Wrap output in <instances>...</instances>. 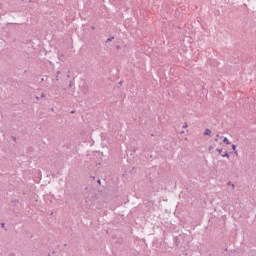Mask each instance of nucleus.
Returning <instances> with one entry per match:
<instances>
[{"instance_id":"473e14b6","label":"nucleus","mask_w":256,"mask_h":256,"mask_svg":"<svg viewBox=\"0 0 256 256\" xmlns=\"http://www.w3.org/2000/svg\"><path fill=\"white\" fill-rule=\"evenodd\" d=\"M67 77H71L70 75H68Z\"/></svg>"},{"instance_id":"6ab92c4d","label":"nucleus","mask_w":256,"mask_h":256,"mask_svg":"<svg viewBox=\"0 0 256 256\" xmlns=\"http://www.w3.org/2000/svg\"><path fill=\"white\" fill-rule=\"evenodd\" d=\"M91 29H92V31H95V26H92Z\"/></svg>"},{"instance_id":"2eb2a0df","label":"nucleus","mask_w":256,"mask_h":256,"mask_svg":"<svg viewBox=\"0 0 256 256\" xmlns=\"http://www.w3.org/2000/svg\"><path fill=\"white\" fill-rule=\"evenodd\" d=\"M116 49L121 50V46L117 45Z\"/></svg>"},{"instance_id":"f8f14e48","label":"nucleus","mask_w":256,"mask_h":256,"mask_svg":"<svg viewBox=\"0 0 256 256\" xmlns=\"http://www.w3.org/2000/svg\"><path fill=\"white\" fill-rule=\"evenodd\" d=\"M90 179H92L93 181H95L96 176H90Z\"/></svg>"},{"instance_id":"f3484780","label":"nucleus","mask_w":256,"mask_h":256,"mask_svg":"<svg viewBox=\"0 0 256 256\" xmlns=\"http://www.w3.org/2000/svg\"><path fill=\"white\" fill-rule=\"evenodd\" d=\"M101 145H102L103 147H106V146H107V144H105V143H103V142L101 143Z\"/></svg>"},{"instance_id":"4be33fe9","label":"nucleus","mask_w":256,"mask_h":256,"mask_svg":"<svg viewBox=\"0 0 256 256\" xmlns=\"http://www.w3.org/2000/svg\"><path fill=\"white\" fill-rule=\"evenodd\" d=\"M57 75H61V71H57Z\"/></svg>"},{"instance_id":"0eeeda50","label":"nucleus","mask_w":256,"mask_h":256,"mask_svg":"<svg viewBox=\"0 0 256 256\" xmlns=\"http://www.w3.org/2000/svg\"><path fill=\"white\" fill-rule=\"evenodd\" d=\"M0 225H1L2 229H5V231H7V228H5V222H2Z\"/></svg>"},{"instance_id":"20e7f679","label":"nucleus","mask_w":256,"mask_h":256,"mask_svg":"<svg viewBox=\"0 0 256 256\" xmlns=\"http://www.w3.org/2000/svg\"><path fill=\"white\" fill-rule=\"evenodd\" d=\"M204 135H211V129H206Z\"/></svg>"},{"instance_id":"39448f33","label":"nucleus","mask_w":256,"mask_h":256,"mask_svg":"<svg viewBox=\"0 0 256 256\" xmlns=\"http://www.w3.org/2000/svg\"><path fill=\"white\" fill-rule=\"evenodd\" d=\"M102 187H103V190H101V188H98V190H100V193H106L107 189H105L104 186H102Z\"/></svg>"},{"instance_id":"f257e3e1","label":"nucleus","mask_w":256,"mask_h":256,"mask_svg":"<svg viewBox=\"0 0 256 256\" xmlns=\"http://www.w3.org/2000/svg\"><path fill=\"white\" fill-rule=\"evenodd\" d=\"M97 43V40L93 39V40H90V44L92 45V47H95Z\"/></svg>"},{"instance_id":"9b49d317","label":"nucleus","mask_w":256,"mask_h":256,"mask_svg":"<svg viewBox=\"0 0 256 256\" xmlns=\"http://www.w3.org/2000/svg\"><path fill=\"white\" fill-rule=\"evenodd\" d=\"M11 138L13 139V141H17V137L11 136Z\"/></svg>"},{"instance_id":"c85d7f7f","label":"nucleus","mask_w":256,"mask_h":256,"mask_svg":"<svg viewBox=\"0 0 256 256\" xmlns=\"http://www.w3.org/2000/svg\"><path fill=\"white\" fill-rule=\"evenodd\" d=\"M119 85H123V82H119Z\"/></svg>"},{"instance_id":"2f4dec72","label":"nucleus","mask_w":256,"mask_h":256,"mask_svg":"<svg viewBox=\"0 0 256 256\" xmlns=\"http://www.w3.org/2000/svg\"><path fill=\"white\" fill-rule=\"evenodd\" d=\"M33 0H29V3H31Z\"/></svg>"},{"instance_id":"cd10ccee","label":"nucleus","mask_w":256,"mask_h":256,"mask_svg":"<svg viewBox=\"0 0 256 256\" xmlns=\"http://www.w3.org/2000/svg\"><path fill=\"white\" fill-rule=\"evenodd\" d=\"M228 185H233V183H231V182H228Z\"/></svg>"},{"instance_id":"5701e85b","label":"nucleus","mask_w":256,"mask_h":256,"mask_svg":"<svg viewBox=\"0 0 256 256\" xmlns=\"http://www.w3.org/2000/svg\"><path fill=\"white\" fill-rule=\"evenodd\" d=\"M56 81H59V76H56Z\"/></svg>"},{"instance_id":"a878e982","label":"nucleus","mask_w":256,"mask_h":256,"mask_svg":"<svg viewBox=\"0 0 256 256\" xmlns=\"http://www.w3.org/2000/svg\"><path fill=\"white\" fill-rule=\"evenodd\" d=\"M214 141H216V143H217V141H219V139L218 138H215V140Z\"/></svg>"},{"instance_id":"ddd939ff","label":"nucleus","mask_w":256,"mask_h":256,"mask_svg":"<svg viewBox=\"0 0 256 256\" xmlns=\"http://www.w3.org/2000/svg\"><path fill=\"white\" fill-rule=\"evenodd\" d=\"M12 203H19V200H17V199L12 200Z\"/></svg>"},{"instance_id":"b1692460","label":"nucleus","mask_w":256,"mask_h":256,"mask_svg":"<svg viewBox=\"0 0 256 256\" xmlns=\"http://www.w3.org/2000/svg\"><path fill=\"white\" fill-rule=\"evenodd\" d=\"M211 149H213V146H210V147H209V151H211Z\"/></svg>"},{"instance_id":"6e6552de","label":"nucleus","mask_w":256,"mask_h":256,"mask_svg":"<svg viewBox=\"0 0 256 256\" xmlns=\"http://www.w3.org/2000/svg\"><path fill=\"white\" fill-rule=\"evenodd\" d=\"M113 39H115V37H109L108 39H107V43H109V41H113Z\"/></svg>"},{"instance_id":"4468645a","label":"nucleus","mask_w":256,"mask_h":256,"mask_svg":"<svg viewBox=\"0 0 256 256\" xmlns=\"http://www.w3.org/2000/svg\"><path fill=\"white\" fill-rule=\"evenodd\" d=\"M41 98H45V93H41Z\"/></svg>"},{"instance_id":"aec40b11","label":"nucleus","mask_w":256,"mask_h":256,"mask_svg":"<svg viewBox=\"0 0 256 256\" xmlns=\"http://www.w3.org/2000/svg\"><path fill=\"white\" fill-rule=\"evenodd\" d=\"M97 183H98L99 185H101V180H97Z\"/></svg>"},{"instance_id":"7ed1b4c3","label":"nucleus","mask_w":256,"mask_h":256,"mask_svg":"<svg viewBox=\"0 0 256 256\" xmlns=\"http://www.w3.org/2000/svg\"><path fill=\"white\" fill-rule=\"evenodd\" d=\"M71 87H75V82H73V80L69 82V88L71 89Z\"/></svg>"},{"instance_id":"7c9ffc66","label":"nucleus","mask_w":256,"mask_h":256,"mask_svg":"<svg viewBox=\"0 0 256 256\" xmlns=\"http://www.w3.org/2000/svg\"><path fill=\"white\" fill-rule=\"evenodd\" d=\"M216 137H221V136H219V134H217Z\"/></svg>"},{"instance_id":"412c9836","label":"nucleus","mask_w":256,"mask_h":256,"mask_svg":"<svg viewBox=\"0 0 256 256\" xmlns=\"http://www.w3.org/2000/svg\"><path fill=\"white\" fill-rule=\"evenodd\" d=\"M231 186H232V189H235V184H231Z\"/></svg>"},{"instance_id":"9d476101","label":"nucleus","mask_w":256,"mask_h":256,"mask_svg":"<svg viewBox=\"0 0 256 256\" xmlns=\"http://www.w3.org/2000/svg\"><path fill=\"white\" fill-rule=\"evenodd\" d=\"M232 149H233V151H236L237 146H236L235 144H233V145H232Z\"/></svg>"},{"instance_id":"bb28decb","label":"nucleus","mask_w":256,"mask_h":256,"mask_svg":"<svg viewBox=\"0 0 256 256\" xmlns=\"http://www.w3.org/2000/svg\"><path fill=\"white\" fill-rule=\"evenodd\" d=\"M235 155H237V150H234Z\"/></svg>"},{"instance_id":"1a4fd4ad","label":"nucleus","mask_w":256,"mask_h":256,"mask_svg":"<svg viewBox=\"0 0 256 256\" xmlns=\"http://www.w3.org/2000/svg\"><path fill=\"white\" fill-rule=\"evenodd\" d=\"M216 151H218L219 155H222V153H223V149L218 148Z\"/></svg>"},{"instance_id":"f03ea898","label":"nucleus","mask_w":256,"mask_h":256,"mask_svg":"<svg viewBox=\"0 0 256 256\" xmlns=\"http://www.w3.org/2000/svg\"><path fill=\"white\" fill-rule=\"evenodd\" d=\"M223 143H226V145H231V142H229V139L227 138L223 139Z\"/></svg>"},{"instance_id":"dca6fc26","label":"nucleus","mask_w":256,"mask_h":256,"mask_svg":"<svg viewBox=\"0 0 256 256\" xmlns=\"http://www.w3.org/2000/svg\"><path fill=\"white\" fill-rule=\"evenodd\" d=\"M188 127L187 123L184 124L183 129H186Z\"/></svg>"},{"instance_id":"393cba45","label":"nucleus","mask_w":256,"mask_h":256,"mask_svg":"<svg viewBox=\"0 0 256 256\" xmlns=\"http://www.w3.org/2000/svg\"><path fill=\"white\" fill-rule=\"evenodd\" d=\"M36 99H37V101H39V99H40L39 96H36Z\"/></svg>"},{"instance_id":"423d86ee","label":"nucleus","mask_w":256,"mask_h":256,"mask_svg":"<svg viewBox=\"0 0 256 256\" xmlns=\"http://www.w3.org/2000/svg\"><path fill=\"white\" fill-rule=\"evenodd\" d=\"M222 157H227V159H229V153L226 151L225 154H222Z\"/></svg>"},{"instance_id":"a211bd4d","label":"nucleus","mask_w":256,"mask_h":256,"mask_svg":"<svg viewBox=\"0 0 256 256\" xmlns=\"http://www.w3.org/2000/svg\"><path fill=\"white\" fill-rule=\"evenodd\" d=\"M70 113L73 115L74 113H76V111H75V110H72Z\"/></svg>"},{"instance_id":"c756f323","label":"nucleus","mask_w":256,"mask_h":256,"mask_svg":"<svg viewBox=\"0 0 256 256\" xmlns=\"http://www.w3.org/2000/svg\"><path fill=\"white\" fill-rule=\"evenodd\" d=\"M41 81H45V79H44V78H42V79H41Z\"/></svg>"}]
</instances>
